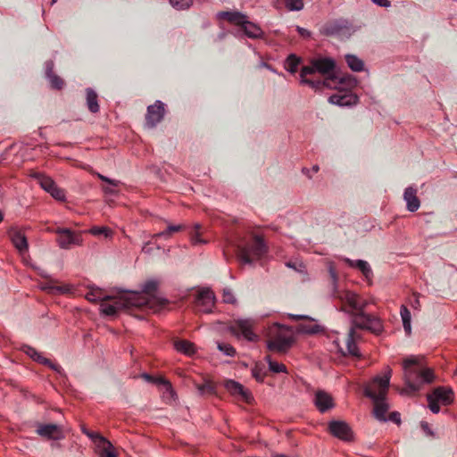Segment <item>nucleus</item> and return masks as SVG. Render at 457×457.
Listing matches in <instances>:
<instances>
[{
  "instance_id": "0e129e2a",
  "label": "nucleus",
  "mask_w": 457,
  "mask_h": 457,
  "mask_svg": "<svg viewBox=\"0 0 457 457\" xmlns=\"http://www.w3.org/2000/svg\"><path fill=\"white\" fill-rule=\"evenodd\" d=\"M103 190H104V192L105 194L113 195V194H115V193H116L112 188L108 187H103Z\"/></svg>"
},
{
  "instance_id": "4d7b16f0",
  "label": "nucleus",
  "mask_w": 457,
  "mask_h": 457,
  "mask_svg": "<svg viewBox=\"0 0 457 457\" xmlns=\"http://www.w3.org/2000/svg\"><path fill=\"white\" fill-rule=\"evenodd\" d=\"M420 295L419 293H413L414 300L411 303V305L415 310H420Z\"/></svg>"
},
{
  "instance_id": "cd10ccee",
  "label": "nucleus",
  "mask_w": 457,
  "mask_h": 457,
  "mask_svg": "<svg viewBox=\"0 0 457 457\" xmlns=\"http://www.w3.org/2000/svg\"><path fill=\"white\" fill-rule=\"evenodd\" d=\"M372 402L374 404L373 413L375 418L379 421H386L387 418L386 414L389 410V404L386 402V399H377Z\"/></svg>"
},
{
  "instance_id": "c756f323",
  "label": "nucleus",
  "mask_w": 457,
  "mask_h": 457,
  "mask_svg": "<svg viewBox=\"0 0 457 457\" xmlns=\"http://www.w3.org/2000/svg\"><path fill=\"white\" fill-rule=\"evenodd\" d=\"M345 262L350 267L358 269L367 279H370L372 277L371 268L366 261H363V260L353 261L351 259L346 258V259H345Z\"/></svg>"
},
{
  "instance_id": "bb28decb",
  "label": "nucleus",
  "mask_w": 457,
  "mask_h": 457,
  "mask_svg": "<svg viewBox=\"0 0 457 457\" xmlns=\"http://www.w3.org/2000/svg\"><path fill=\"white\" fill-rule=\"evenodd\" d=\"M99 443L97 445L98 447V455L99 457H117V453L115 451L114 446L112 445L110 441L105 439L104 436H98Z\"/></svg>"
},
{
  "instance_id": "8fccbe9b",
  "label": "nucleus",
  "mask_w": 457,
  "mask_h": 457,
  "mask_svg": "<svg viewBox=\"0 0 457 457\" xmlns=\"http://www.w3.org/2000/svg\"><path fill=\"white\" fill-rule=\"evenodd\" d=\"M43 288L46 289V290H49L52 293L65 294V293L70 292L69 286H50V285H46Z\"/></svg>"
},
{
  "instance_id": "ddd939ff",
  "label": "nucleus",
  "mask_w": 457,
  "mask_h": 457,
  "mask_svg": "<svg viewBox=\"0 0 457 457\" xmlns=\"http://www.w3.org/2000/svg\"><path fill=\"white\" fill-rule=\"evenodd\" d=\"M33 177L37 179L41 187L48 192L54 199L59 201L64 200V191L59 188L50 177H47L42 173H35Z\"/></svg>"
},
{
  "instance_id": "6ab92c4d",
  "label": "nucleus",
  "mask_w": 457,
  "mask_h": 457,
  "mask_svg": "<svg viewBox=\"0 0 457 457\" xmlns=\"http://www.w3.org/2000/svg\"><path fill=\"white\" fill-rule=\"evenodd\" d=\"M327 35H351L353 31L352 23L345 19L336 20L324 28Z\"/></svg>"
},
{
  "instance_id": "774afa93",
  "label": "nucleus",
  "mask_w": 457,
  "mask_h": 457,
  "mask_svg": "<svg viewBox=\"0 0 457 457\" xmlns=\"http://www.w3.org/2000/svg\"><path fill=\"white\" fill-rule=\"evenodd\" d=\"M272 457H288V456L286 454H283V453H276Z\"/></svg>"
},
{
  "instance_id": "052dcab7",
  "label": "nucleus",
  "mask_w": 457,
  "mask_h": 457,
  "mask_svg": "<svg viewBox=\"0 0 457 457\" xmlns=\"http://www.w3.org/2000/svg\"><path fill=\"white\" fill-rule=\"evenodd\" d=\"M374 4L382 6V7H389L391 3L389 0H371Z\"/></svg>"
},
{
  "instance_id": "5701e85b",
  "label": "nucleus",
  "mask_w": 457,
  "mask_h": 457,
  "mask_svg": "<svg viewBox=\"0 0 457 457\" xmlns=\"http://www.w3.org/2000/svg\"><path fill=\"white\" fill-rule=\"evenodd\" d=\"M9 237L14 247L21 253H26L29 249L28 240L24 233L16 228H11Z\"/></svg>"
},
{
  "instance_id": "473e14b6",
  "label": "nucleus",
  "mask_w": 457,
  "mask_h": 457,
  "mask_svg": "<svg viewBox=\"0 0 457 457\" xmlns=\"http://www.w3.org/2000/svg\"><path fill=\"white\" fill-rule=\"evenodd\" d=\"M86 94H87V105L88 110L92 113L98 112L100 107H99L98 101H97L98 96H97L96 92L92 88H87Z\"/></svg>"
},
{
  "instance_id": "13d9d810",
  "label": "nucleus",
  "mask_w": 457,
  "mask_h": 457,
  "mask_svg": "<svg viewBox=\"0 0 457 457\" xmlns=\"http://www.w3.org/2000/svg\"><path fill=\"white\" fill-rule=\"evenodd\" d=\"M287 266L294 269L296 271H302V269L304 268L303 263L296 262H287Z\"/></svg>"
},
{
  "instance_id": "dca6fc26",
  "label": "nucleus",
  "mask_w": 457,
  "mask_h": 457,
  "mask_svg": "<svg viewBox=\"0 0 457 457\" xmlns=\"http://www.w3.org/2000/svg\"><path fill=\"white\" fill-rule=\"evenodd\" d=\"M36 432L48 440H61L65 437L62 427L56 424L37 423Z\"/></svg>"
},
{
  "instance_id": "f3484780",
  "label": "nucleus",
  "mask_w": 457,
  "mask_h": 457,
  "mask_svg": "<svg viewBox=\"0 0 457 457\" xmlns=\"http://www.w3.org/2000/svg\"><path fill=\"white\" fill-rule=\"evenodd\" d=\"M54 233L58 235L57 243L61 248H70L72 245H79L81 242V237L79 234H76L69 228H57Z\"/></svg>"
},
{
  "instance_id": "c9c22d12",
  "label": "nucleus",
  "mask_w": 457,
  "mask_h": 457,
  "mask_svg": "<svg viewBox=\"0 0 457 457\" xmlns=\"http://www.w3.org/2000/svg\"><path fill=\"white\" fill-rule=\"evenodd\" d=\"M400 314H401V318L403 320L404 331L406 332L407 335H410L411 331V312L405 305H402L401 310H400Z\"/></svg>"
},
{
  "instance_id": "2f4dec72",
  "label": "nucleus",
  "mask_w": 457,
  "mask_h": 457,
  "mask_svg": "<svg viewBox=\"0 0 457 457\" xmlns=\"http://www.w3.org/2000/svg\"><path fill=\"white\" fill-rule=\"evenodd\" d=\"M85 297L89 302L96 303L97 301L106 302L109 299H112L113 295H106L104 291L99 287H90Z\"/></svg>"
},
{
  "instance_id": "de8ad7c7",
  "label": "nucleus",
  "mask_w": 457,
  "mask_h": 457,
  "mask_svg": "<svg viewBox=\"0 0 457 457\" xmlns=\"http://www.w3.org/2000/svg\"><path fill=\"white\" fill-rule=\"evenodd\" d=\"M288 11H301L303 8V0H283Z\"/></svg>"
},
{
  "instance_id": "a211bd4d",
  "label": "nucleus",
  "mask_w": 457,
  "mask_h": 457,
  "mask_svg": "<svg viewBox=\"0 0 457 457\" xmlns=\"http://www.w3.org/2000/svg\"><path fill=\"white\" fill-rule=\"evenodd\" d=\"M328 429L332 436L343 441H351L353 439L352 429L345 421L332 420L328 423Z\"/></svg>"
},
{
  "instance_id": "1a4fd4ad",
  "label": "nucleus",
  "mask_w": 457,
  "mask_h": 457,
  "mask_svg": "<svg viewBox=\"0 0 457 457\" xmlns=\"http://www.w3.org/2000/svg\"><path fill=\"white\" fill-rule=\"evenodd\" d=\"M428 408L433 413L440 411L439 403L450 405L454 401V393L450 386H437L434 388L431 394L427 395Z\"/></svg>"
},
{
  "instance_id": "c03bdc74",
  "label": "nucleus",
  "mask_w": 457,
  "mask_h": 457,
  "mask_svg": "<svg viewBox=\"0 0 457 457\" xmlns=\"http://www.w3.org/2000/svg\"><path fill=\"white\" fill-rule=\"evenodd\" d=\"M200 224H195L194 230L190 233V240L193 245L206 244L207 241L200 237Z\"/></svg>"
},
{
  "instance_id": "4c0bfd02",
  "label": "nucleus",
  "mask_w": 457,
  "mask_h": 457,
  "mask_svg": "<svg viewBox=\"0 0 457 457\" xmlns=\"http://www.w3.org/2000/svg\"><path fill=\"white\" fill-rule=\"evenodd\" d=\"M184 228L183 225H169L168 228L162 232L156 233L153 235L154 238L158 237H164L168 238L170 237L173 233L179 232Z\"/></svg>"
},
{
  "instance_id": "69168bd1",
  "label": "nucleus",
  "mask_w": 457,
  "mask_h": 457,
  "mask_svg": "<svg viewBox=\"0 0 457 457\" xmlns=\"http://www.w3.org/2000/svg\"><path fill=\"white\" fill-rule=\"evenodd\" d=\"M290 318L295 320H299L302 319H305L306 317L302 315H290Z\"/></svg>"
},
{
  "instance_id": "338daca9",
  "label": "nucleus",
  "mask_w": 457,
  "mask_h": 457,
  "mask_svg": "<svg viewBox=\"0 0 457 457\" xmlns=\"http://www.w3.org/2000/svg\"><path fill=\"white\" fill-rule=\"evenodd\" d=\"M319 170H320V168H319V166H318V165H314V166H312V170L313 172H318V171H319Z\"/></svg>"
},
{
  "instance_id": "9d476101",
  "label": "nucleus",
  "mask_w": 457,
  "mask_h": 457,
  "mask_svg": "<svg viewBox=\"0 0 457 457\" xmlns=\"http://www.w3.org/2000/svg\"><path fill=\"white\" fill-rule=\"evenodd\" d=\"M254 321L250 319H239L234 320L228 327V331L236 337L240 338L243 337L249 342H257L259 336L253 331Z\"/></svg>"
},
{
  "instance_id": "f8f14e48",
  "label": "nucleus",
  "mask_w": 457,
  "mask_h": 457,
  "mask_svg": "<svg viewBox=\"0 0 457 457\" xmlns=\"http://www.w3.org/2000/svg\"><path fill=\"white\" fill-rule=\"evenodd\" d=\"M165 115V104L156 100L154 104L147 107L145 114V126L149 129H154L160 123Z\"/></svg>"
},
{
  "instance_id": "603ef678",
  "label": "nucleus",
  "mask_w": 457,
  "mask_h": 457,
  "mask_svg": "<svg viewBox=\"0 0 457 457\" xmlns=\"http://www.w3.org/2000/svg\"><path fill=\"white\" fill-rule=\"evenodd\" d=\"M420 428H421L422 431L428 436H430V437H434L435 436L434 431L431 429L429 424L427 421H421L420 422Z\"/></svg>"
},
{
  "instance_id": "72a5a7b5",
  "label": "nucleus",
  "mask_w": 457,
  "mask_h": 457,
  "mask_svg": "<svg viewBox=\"0 0 457 457\" xmlns=\"http://www.w3.org/2000/svg\"><path fill=\"white\" fill-rule=\"evenodd\" d=\"M174 347L178 352L187 355L195 353V345L187 340L175 341Z\"/></svg>"
},
{
  "instance_id": "680f3d73",
  "label": "nucleus",
  "mask_w": 457,
  "mask_h": 457,
  "mask_svg": "<svg viewBox=\"0 0 457 457\" xmlns=\"http://www.w3.org/2000/svg\"><path fill=\"white\" fill-rule=\"evenodd\" d=\"M298 33L303 37H310L311 33L306 29L301 28L297 26L296 28Z\"/></svg>"
},
{
  "instance_id": "4be33fe9",
  "label": "nucleus",
  "mask_w": 457,
  "mask_h": 457,
  "mask_svg": "<svg viewBox=\"0 0 457 457\" xmlns=\"http://www.w3.org/2000/svg\"><path fill=\"white\" fill-rule=\"evenodd\" d=\"M356 329H359L357 327L353 326L351 324V328L349 329L347 338H346V351L347 353L355 356V357H361V353L359 351V348L357 346V342H359L361 339V334H359Z\"/></svg>"
},
{
  "instance_id": "0eeeda50",
  "label": "nucleus",
  "mask_w": 457,
  "mask_h": 457,
  "mask_svg": "<svg viewBox=\"0 0 457 457\" xmlns=\"http://www.w3.org/2000/svg\"><path fill=\"white\" fill-rule=\"evenodd\" d=\"M392 370L390 367H386L383 376L375 377L364 388V395L370 398L372 401L377 399H386Z\"/></svg>"
},
{
  "instance_id": "a18cd8bd",
  "label": "nucleus",
  "mask_w": 457,
  "mask_h": 457,
  "mask_svg": "<svg viewBox=\"0 0 457 457\" xmlns=\"http://www.w3.org/2000/svg\"><path fill=\"white\" fill-rule=\"evenodd\" d=\"M196 387L201 395L215 394V386L211 381H206L204 384L196 385Z\"/></svg>"
},
{
  "instance_id": "c85d7f7f",
  "label": "nucleus",
  "mask_w": 457,
  "mask_h": 457,
  "mask_svg": "<svg viewBox=\"0 0 457 457\" xmlns=\"http://www.w3.org/2000/svg\"><path fill=\"white\" fill-rule=\"evenodd\" d=\"M141 378H144L146 382L156 384V385H162L165 386L166 393L170 396L173 397L175 395V392L172 388V386L169 380H167L164 378H155L151 376L148 373H143L141 374Z\"/></svg>"
},
{
  "instance_id": "4468645a",
  "label": "nucleus",
  "mask_w": 457,
  "mask_h": 457,
  "mask_svg": "<svg viewBox=\"0 0 457 457\" xmlns=\"http://www.w3.org/2000/svg\"><path fill=\"white\" fill-rule=\"evenodd\" d=\"M223 385L232 396L238 397L246 403H251L253 401L252 393L239 382L233 379H227L224 381Z\"/></svg>"
},
{
  "instance_id": "ea45409f",
  "label": "nucleus",
  "mask_w": 457,
  "mask_h": 457,
  "mask_svg": "<svg viewBox=\"0 0 457 457\" xmlns=\"http://www.w3.org/2000/svg\"><path fill=\"white\" fill-rule=\"evenodd\" d=\"M300 63V58L295 54H290L286 60L287 70L290 73H295L297 71V66Z\"/></svg>"
},
{
  "instance_id": "412c9836",
  "label": "nucleus",
  "mask_w": 457,
  "mask_h": 457,
  "mask_svg": "<svg viewBox=\"0 0 457 457\" xmlns=\"http://www.w3.org/2000/svg\"><path fill=\"white\" fill-rule=\"evenodd\" d=\"M358 96L352 92L345 91L344 93L334 94L329 96L328 102L341 107L353 106L358 103Z\"/></svg>"
},
{
  "instance_id": "5fc2aeb1",
  "label": "nucleus",
  "mask_w": 457,
  "mask_h": 457,
  "mask_svg": "<svg viewBox=\"0 0 457 457\" xmlns=\"http://www.w3.org/2000/svg\"><path fill=\"white\" fill-rule=\"evenodd\" d=\"M387 420H390L397 425L401 424V415L398 411H393L389 414Z\"/></svg>"
},
{
  "instance_id": "58836bf2",
  "label": "nucleus",
  "mask_w": 457,
  "mask_h": 457,
  "mask_svg": "<svg viewBox=\"0 0 457 457\" xmlns=\"http://www.w3.org/2000/svg\"><path fill=\"white\" fill-rule=\"evenodd\" d=\"M296 331L303 334H317L320 331V326L317 324H299L296 327Z\"/></svg>"
},
{
  "instance_id": "6e6552de",
  "label": "nucleus",
  "mask_w": 457,
  "mask_h": 457,
  "mask_svg": "<svg viewBox=\"0 0 457 457\" xmlns=\"http://www.w3.org/2000/svg\"><path fill=\"white\" fill-rule=\"evenodd\" d=\"M351 324L359 329L367 330L376 336L384 331L381 319L374 314L367 313L365 311L353 315Z\"/></svg>"
},
{
  "instance_id": "e2e57ef3",
  "label": "nucleus",
  "mask_w": 457,
  "mask_h": 457,
  "mask_svg": "<svg viewBox=\"0 0 457 457\" xmlns=\"http://www.w3.org/2000/svg\"><path fill=\"white\" fill-rule=\"evenodd\" d=\"M87 436L88 437L96 440V442H97V444L99 443V437L98 436H101L100 435L89 431V433H87Z\"/></svg>"
},
{
  "instance_id": "393cba45",
  "label": "nucleus",
  "mask_w": 457,
  "mask_h": 457,
  "mask_svg": "<svg viewBox=\"0 0 457 457\" xmlns=\"http://www.w3.org/2000/svg\"><path fill=\"white\" fill-rule=\"evenodd\" d=\"M403 199L406 202V208L409 212H414L420 206V201L417 196V189L413 187L405 188Z\"/></svg>"
},
{
  "instance_id": "e433bc0d",
  "label": "nucleus",
  "mask_w": 457,
  "mask_h": 457,
  "mask_svg": "<svg viewBox=\"0 0 457 457\" xmlns=\"http://www.w3.org/2000/svg\"><path fill=\"white\" fill-rule=\"evenodd\" d=\"M87 232L93 236H96V237L104 236L106 238L112 237L113 235V231L108 227L94 226V227L90 228Z\"/></svg>"
},
{
  "instance_id": "bf43d9fd",
  "label": "nucleus",
  "mask_w": 457,
  "mask_h": 457,
  "mask_svg": "<svg viewBox=\"0 0 457 457\" xmlns=\"http://www.w3.org/2000/svg\"><path fill=\"white\" fill-rule=\"evenodd\" d=\"M252 373H253V376L256 378V380H258V381L263 380V375L261 373V370H258L257 367L253 369Z\"/></svg>"
},
{
  "instance_id": "aec40b11",
  "label": "nucleus",
  "mask_w": 457,
  "mask_h": 457,
  "mask_svg": "<svg viewBox=\"0 0 457 457\" xmlns=\"http://www.w3.org/2000/svg\"><path fill=\"white\" fill-rule=\"evenodd\" d=\"M24 352L34 361H37L40 364L48 366L51 370H54L60 375L63 374V370L60 365L53 362L51 360L44 357L40 353H38L35 348L31 346H24Z\"/></svg>"
},
{
  "instance_id": "7ed1b4c3",
  "label": "nucleus",
  "mask_w": 457,
  "mask_h": 457,
  "mask_svg": "<svg viewBox=\"0 0 457 457\" xmlns=\"http://www.w3.org/2000/svg\"><path fill=\"white\" fill-rule=\"evenodd\" d=\"M417 357L404 360L403 370L405 383L411 391H419L424 383H431L434 380V373L431 369H423Z\"/></svg>"
},
{
  "instance_id": "6e6d98bb",
  "label": "nucleus",
  "mask_w": 457,
  "mask_h": 457,
  "mask_svg": "<svg viewBox=\"0 0 457 457\" xmlns=\"http://www.w3.org/2000/svg\"><path fill=\"white\" fill-rule=\"evenodd\" d=\"M96 176L99 179H101L102 181H104V182H107L108 184L113 186V187H117L119 184H120V181L118 180H114V179H111L100 173H96Z\"/></svg>"
},
{
  "instance_id": "3c124183",
  "label": "nucleus",
  "mask_w": 457,
  "mask_h": 457,
  "mask_svg": "<svg viewBox=\"0 0 457 457\" xmlns=\"http://www.w3.org/2000/svg\"><path fill=\"white\" fill-rule=\"evenodd\" d=\"M222 299H223V302L227 303L233 304L236 303V298H235L233 293L231 292V290H229V289L223 290Z\"/></svg>"
},
{
  "instance_id": "a19ab883",
  "label": "nucleus",
  "mask_w": 457,
  "mask_h": 457,
  "mask_svg": "<svg viewBox=\"0 0 457 457\" xmlns=\"http://www.w3.org/2000/svg\"><path fill=\"white\" fill-rule=\"evenodd\" d=\"M170 5L178 11L189 9L193 4V0H169Z\"/></svg>"
},
{
  "instance_id": "09e8293b",
  "label": "nucleus",
  "mask_w": 457,
  "mask_h": 457,
  "mask_svg": "<svg viewBox=\"0 0 457 457\" xmlns=\"http://www.w3.org/2000/svg\"><path fill=\"white\" fill-rule=\"evenodd\" d=\"M218 349L222 352L225 355L233 357L236 354V349L229 344L227 343H217Z\"/></svg>"
},
{
  "instance_id": "2eb2a0df",
  "label": "nucleus",
  "mask_w": 457,
  "mask_h": 457,
  "mask_svg": "<svg viewBox=\"0 0 457 457\" xmlns=\"http://www.w3.org/2000/svg\"><path fill=\"white\" fill-rule=\"evenodd\" d=\"M215 296L208 288L202 289L198 292L195 298V305L197 312L209 313L214 306Z\"/></svg>"
},
{
  "instance_id": "79ce46f5",
  "label": "nucleus",
  "mask_w": 457,
  "mask_h": 457,
  "mask_svg": "<svg viewBox=\"0 0 457 457\" xmlns=\"http://www.w3.org/2000/svg\"><path fill=\"white\" fill-rule=\"evenodd\" d=\"M357 80L351 75L344 76L340 79L337 77L336 79V87L338 88L339 85H345L348 87H353L356 86Z\"/></svg>"
},
{
  "instance_id": "f704fd0d",
  "label": "nucleus",
  "mask_w": 457,
  "mask_h": 457,
  "mask_svg": "<svg viewBox=\"0 0 457 457\" xmlns=\"http://www.w3.org/2000/svg\"><path fill=\"white\" fill-rule=\"evenodd\" d=\"M345 61L347 62L348 67L353 71H361L364 68V62L358 58L356 55L353 54H346L345 55Z\"/></svg>"
},
{
  "instance_id": "7c9ffc66",
  "label": "nucleus",
  "mask_w": 457,
  "mask_h": 457,
  "mask_svg": "<svg viewBox=\"0 0 457 457\" xmlns=\"http://www.w3.org/2000/svg\"><path fill=\"white\" fill-rule=\"evenodd\" d=\"M241 29H243L245 36L253 39L262 38L264 36V32L262 31V29L256 24L249 21L248 20L245 21V23L243 25Z\"/></svg>"
},
{
  "instance_id": "37998d69",
  "label": "nucleus",
  "mask_w": 457,
  "mask_h": 457,
  "mask_svg": "<svg viewBox=\"0 0 457 457\" xmlns=\"http://www.w3.org/2000/svg\"><path fill=\"white\" fill-rule=\"evenodd\" d=\"M270 370L274 373L285 372L287 373V367L283 363H278L271 360L270 356H266Z\"/></svg>"
},
{
  "instance_id": "39448f33",
  "label": "nucleus",
  "mask_w": 457,
  "mask_h": 457,
  "mask_svg": "<svg viewBox=\"0 0 457 457\" xmlns=\"http://www.w3.org/2000/svg\"><path fill=\"white\" fill-rule=\"evenodd\" d=\"M268 336L267 347L270 351L286 353L293 345L294 337L287 328L274 324L269 328Z\"/></svg>"
},
{
  "instance_id": "f03ea898",
  "label": "nucleus",
  "mask_w": 457,
  "mask_h": 457,
  "mask_svg": "<svg viewBox=\"0 0 457 457\" xmlns=\"http://www.w3.org/2000/svg\"><path fill=\"white\" fill-rule=\"evenodd\" d=\"M329 275L333 287V296L340 300L343 304L342 310L350 314L351 319L353 314L366 310L369 305L368 300L354 292L349 290L341 291L337 288V275L332 267L329 268Z\"/></svg>"
},
{
  "instance_id": "b1692460",
  "label": "nucleus",
  "mask_w": 457,
  "mask_h": 457,
  "mask_svg": "<svg viewBox=\"0 0 457 457\" xmlns=\"http://www.w3.org/2000/svg\"><path fill=\"white\" fill-rule=\"evenodd\" d=\"M314 404L320 412H325L334 407L331 395L321 390L315 394Z\"/></svg>"
},
{
  "instance_id": "a878e982",
  "label": "nucleus",
  "mask_w": 457,
  "mask_h": 457,
  "mask_svg": "<svg viewBox=\"0 0 457 457\" xmlns=\"http://www.w3.org/2000/svg\"><path fill=\"white\" fill-rule=\"evenodd\" d=\"M218 17L241 28L247 21V16L239 12H220L218 13Z\"/></svg>"
},
{
  "instance_id": "423d86ee",
  "label": "nucleus",
  "mask_w": 457,
  "mask_h": 457,
  "mask_svg": "<svg viewBox=\"0 0 457 457\" xmlns=\"http://www.w3.org/2000/svg\"><path fill=\"white\" fill-rule=\"evenodd\" d=\"M267 253V246L263 239L254 236L251 242L237 245V256L243 264H253Z\"/></svg>"
},
{
  "instance_id": "9b49d317",
  "label": "nucleus",
  "mask_w": 457,
  "mask_h": 457,
  "mask_svg": "<svg viewBox=\"0 0 457 457\" xmlns=\"http://www.w3.org/2000/svg\"><path fill=\"white\" fill-rule=\"evenodd\" d=\"M158 287L159 282L157 280L150 279L143 285L141 292H136L137 294L147 298V303L142 306H137L138 308L148 307L150 309H154L155 303H158L160 306L166 304L167 300L160 299L155 296Z\"/></svg>"
},
{
  "instance_id": "f257e3e1",
  "label": "nucleus",
  "mask_w": 457,
  "mask_h": 457,
  "mask_svg": "<svg viewBox=\"0 0 457 457\" xmlns=\"http://www.w3.org/2000/svg\"><path fill=\"white\" fill-rule=\"evenodd\" d=\"M336 62L329 57H319L310 60L300 71V83L310 87L314 91L336 87L337 76L334 75Z\"/></svg>"
},
{
  "instance_id": "864d4df0",
  "label": "nucleus",
  "mask_w": 457,
  "mask_h": 457,
  "mask_svg": "<svg viewBox=\"0 0 457 457\" xmlns=\"http://www.w3.org/2000/svg\"><path fill=\"white\" fill-rule=\"evenodd\" d=\"M54 63L52 60L46 61L45 63V69H46V78L51 77V75H54Z\"/></svg>"
},
{
  "instance_id": "49530a36",
  "label": "nucleus",
  "mask_w": 457,
  "mask_h": 457,
  "mask_svg": "<svg viewBox=\"0 0 457 457\" xmlns=\"http://www.w3.org/2000/svg\"><path fill=\"white\" fill-rule=\"evenodd\" d=\"M47 79L50 82L51 87L54 89L61 90L65 85L64 80L56 74L51 75Z\"/></svg>"
},
{
  "instance_id": "20e7f679",
  "label": "nucleus",
  "mask_w": 457,
  "mask_h": 457,
  "mask_svg": "<svg viewBox=\"0 0 457 457\" xmlns=\"http://www.w3.org/2000/svg\"><path fill=\"white\" fill-rule=\"evenodd\" d=\"M112 303L103 302L100 305V311L106 316H115L121 310H128L134 306H142L147 303V298L137 293H122L118 296H114Z\"/></svg>"
}]
</instances>
